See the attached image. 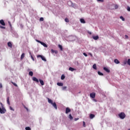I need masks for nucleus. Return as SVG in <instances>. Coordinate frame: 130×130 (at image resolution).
<instances>
[{
    "instance_id": "18",
    "label": "nucleus",
    "mask_w": 130,
    "mask_h": 130,
    "mask_svg": "<svg viewBox=\"0 0 130 130\" xmlns=\"http://www.w3.org/2000/svg\"><path fill=\"white\" fill-rule=\"evenodd\" d=\"M41 44L42 45H43L44 47H47V45H46V44H45L42 42L41 43Z\"/></svg>"
},
{
    "instance_id": "25",
    "label": "nucleus",
    "mask_w": 130,
    "mask_h": 130,
    "mask_svg": "<svg viewBox=\"0 0 130 130\" xmlns=\"http://www.w3.org/2000/svg\"><path fill=\"white\" fill-rule=\"evenodd\" d=\"M69 118H70V119H71V120H72V119H73V116H72V114H69Z\"/></svg>"
},
{
    "instance_id": "31",
    "label": "nucleus",
    "mask_w": 130,
    "mask_h": 130,
    "mask_svg": "<svg viewBox=\"0 0 130 130\" xmlns=\"http://www.w3.org/2000/svg\"><path fill=\"white\" fill-rule=\"evenodd\" d=\"M120 19H121L122 20V21H124V18H123V16H120Z\"/></svg>"
},
{
    "instance_id": "37",
    "label": "nucleus",
    "mask_w": 130,
    "mask_h": 130,
    "mask_svg": "<svg viewBox=\"0 0 130 130\" xmlns=\"http://www.w3.org/2000/svg\"><path fill=\"white\" fill-rule=\"evenodd\" d=\"M36 41H37V42H38V43H40V44H41V43L42 42H41L39 40H36Z\"/></svg>"
},
{
    "instance_id": "3",
    "label": "nucleus",
    "mask_w": 130,
    "mask_h": 130,
    "mask_svg": "<svg viewBox=\"0 0 130 130\" xmlns=\"http://www.w3.org/2000/svg\"><path fill=\"white\" fill-rule=\"evenodd\" d=\"M90 96L91 97V98H95V96H96V93H95V92H92V93H91L90 94Z\"/></svg>"
},
{
    "instance_id": "10",
    "label": "nucleus",
    "mask_w": 130,
    "mask_h": 130,
    "mask_svg": "<svg viewBox=\"0 0 130 130\" xmlns=\"http://www.w3.org/2000/svg\"><path fill=\"white\" fill-rule=\"evenodd\" d=\"M80 22L81 23H82V24H85V23H86V21H85L84 19L83 18H81L80 19Z\"/></svg>"
},
{
    "instance_id": "38",
    "label": "nucleus",
    "mask_w": 130,
    "mask_h": 130,
    "mask_svg": "<svg viewBox=\"0 0 130 130\" xmlns=\"http://www.w3.org/2000/svg\"><path fill=\"white\" fill-rule=\"evenodd\" d=\"M10 110H12L13 111H15V110L13 109L12 107H10Z\"/></svg>"
},
{
    "instance_id": "27",
    "label": "nucleus",
    "mask_w": 130,
    "mask_h": 130,
    "mask_svg": "<svg viewBox=\"0 0 130 130\" xmlns=\"http://www.w3.org/2000/svg\"><path fill=\"white\" fill-rule=\"evenodd\" d=\"M114 8H115V10H117V9H118V5H115L114 6Z\"/></svg>"
},
{
    "instance_id": "45",
    "label": "nucleus",
    "mask_w": 130,
    "mask_h": 130,
    "mask_svg": "<svg viewBox=\"0 0 130 130\" xmlns=\"http://www.w3.org/2000/svg\"><path fill=\"white\" fill-rule=\"evenodd\" d=\"M31 59L34 61L35 60L34 59V57L32 55H31Z\"/></svg>"
},
{
    "instance_id": "1",
    "label": "nucleus",
    "mask_w": 130,
    "mask_h": 130,
    "mask_svg": "<svg viewBox=\"0 0 130 130\" xmlns=\"http://www.w3.org/2000/svg\"><path fill=\"white\" fill-rule=\"evenodd\" d=\"M118 116L121 119H124L125 118V114L124 112L120 113Z\"/></svg>"
},
{
    "instance_id": "22",
    "label": "nucleus",
    "mask_w": 130,
    "mask_h": 130,
    "mask_svg": "<svg viewBox=\"0 0 130 130\" xmlns=\"http://www.w3.org/2000/svg\"><path fill=\"white\" fill-rule=\"evenodd\" d=\"M93 69H94V70H97V66H96V64H94L93 65Z\"/></svg>"
},
{
    "instance_id": "8",
    "label": "nucleus",
    "mask_w": 130,
    "mask_h": 130,
    "mask_svg": "<svg viewBox=\"0 0 130 130\" xmlns=\"http://www.w3.org/2000/svg\"><path fill=\"white\" fill-rule=\"evenodd\" d=\"M93 39H94V40H98V39H99V36H93L92 37Z\"/></svg>"
},
{
    "instance_id": "35",
    "label": "nucleus",
    "mask_w": 130,
    "mask_h": 130,
    "mask_svg": "<svg viewBox=\"0 0 130 130\" xmlns=\"http://www.w3.org/2000/svg\"><path fill=\"white\" fill-rule=\"evenodd\" d=\"M123 63L124 64H126L127 63V61H126V60H124Z\"/></svg>"
},
{
    "instance_id": "14",
    "label": "nucleus",
    "mask_w": 130,
    "mask_h": 130,
    "mask_svg": "<svg viewBox=\"0 0 130 130\" xmlns=\"http://www.w3.org/2000/svg\"><path fill=\"white\" fill-rule=\"evenodd\" d=\"M25 57V53H23L20 57L21 59H23Z\"/></svg>"
},
{
    "instance_id": "24",
    "label": "nucleus",
    "mask_w": 130,
    "mask_h": 130,
    "mask_svg": "<svg viewBox=\"0 0 130 130\" xmlns=\"http://www.w3.org/2000/svg\"><path fill=\"white\" fill-rule=\"evenodd\" d=\"M12 84L13 85H14V86H15V87H18V85H17V84H16V83L13 82V81L11 82Z\"/></svg>"
},
{
    "instance_id": "50",
    "label": "nucleus",
    "mask_w": 130,
    "mask_h": 130,
    "mask_svg": "<svg viewBox=\"0 0 130 130\" xmlns=\"http://www.w3.org/2000/svg\"><path fill=\"white\" fill-rule=\"evenodd\" d=\"M0 88H3V84L0 83Z\"/></svg>"
},
{
    "instance_id": "26",
    "label": "nucleus",
    "mask_w": 130,
    "mask_h": 130,
    "mask_svg": "<svg viewBox=\"0 0 130 130\" xmlns=\"http://www.w3.org/2000/svg\"><path fill=\"white\" fill-rule=\"evenodd\" d=\"M59 48H60V50L62 51V46L61 45H58Z\"/></svg>"
},
{
    "instance_id": "11",
    "label": "nucleus",
    "mask_w": 130,
    "mask_h": 130,
    "mask_svg": "<svg viewBox=\"0 0 130 130\" xmlns=\"http://www.w3.org/2000/svg\"><path fill=\"white\" fill-rule=\"evenodd\" d=\"M39 81L42 86H43L44 85V81H43V80L40 79Z\"/></svg>"
},
{
    "instance_id": "39",
    "label": "nucleus",
    "mask_w": 130,
    "mask_h": 130,
    "mask_svg": "<svg viewBox=\"0 0 130 130\" xmlns=\"http://www.w3.org/2000/svg\"><path fill=\"white\" fill-rule=\"evenodd\" d=\"M127 10L128 11V12H130V7H127Z\"/></svg>"
},
{
    "instance_id": "16",
    "label": "nucleus",
    "mask_w": 130,
    "mask_h": 130,
    "mask_svg": "<svg viewBox=\"0 0 130 130\" xmlns=\"http://www.w3.org/2000/svg\"><path fill=\"white\" fill-rule=\"evenodd\" d=\"M69 70V71H71V72H74V71H76V69H75L72 67H70Z\"/></svg>"
},
{
    "instance_id": "43",
    "label": "nucleus",
    "mask_w": 130,
    "mask_h": 130,
    "mask_svg": "<svg viewBox=\"0 0 130 130\" xmlns=\"http://www.w3.org/2000/svg\"><path fill=\"white\" fill-rule=\"evenodd\" d=\"M44 19L43 18V17H41L40 19V20H41V21H44Z\"/></svg>"
},
{
    "instance_id": "41",
    "label": "nucleus",
    "mask_w": 130,
    "mask_h": 130,
    "mask_svg": "<svg viewBox=\"0 0 130 130\" xmlns=\"http://www.w3.org/2000/svg\"><path fill=\"white\" fill-rule=\"evenodd\" d=\"M51 51L52 53H54L55 51H54L53 49H51Z\"/></svg>"
},
{
    "instance_id": "17",
    "label": "nucleus",
    "mask_w": 130,
    "mask_h": 130,
    "mask_svg": "<svg viewBox=\"0 0 130 130\" xmlns=\"http://www.w3.org/2000/svg\"><path fill=\"white\" fill-rule=\"evenodd\" d=\"M119 61L118 60V59H114V63H117V64H118V63H119Z\"/></svg>"
},
{
    "instance_id": "30",
    "label": "nucleus",
    "mask_w": 130,
    "mask_h": 130,
    "mask_svg": "<svg viewBox=\"0 0 130 130\" xmlns=\"http://www.w3.org/2000/svg\"><path fill=\"white\" fill-rule=\"evenodd\" d=\"M25 129L26 130H31V128H30V127L27 126L25 127Z\"/></svg>"
},
{
    "instance_id": "6",
    "label": "nucleus",
    "mask_w": 130,
    "mask_h": 130,
    "mask_svg": "<svg viewBox=\"0 0 130 130\" xmlns=\"http://www.w3.org/2000/svg\"><path fill=\"white\" fill-rule=\"evenodd\" d=\"M52 105L53 106V107L55 108V109H57V106H56V104L55 102H54L52 104Z\"/></svg>"
},
{
    "instance_id": "42",
    "label": "nucleus",
    "mask_w": 130,
    "mask_h": 130,
    "mask_svg": "<svg viewBox=\"0 0 130 130\" xmlns=\"http://www.w3.org/2000/svg\"><path fill=\"white\" fill-rule=\"evenodd\" d=\"M83 55H84V56H88V55H87V54L86 53H83Z\"/></svg>"
},
{
    "instance_id": "28",
    "label": "nucleus",
    "mask_w": 130,
    "mask_h": 130,
    "mask_svg": "<svg viewBox=\"0 0 130 130\" xmlns=\"http://www.w3.org/2000/svg\"><path fill=\"white\" fill-rule=\"evenodd\" d=\"M98 75H99L100 76H103V73L99 71L98 72Z\"/></svg>"
},
{
    "instance_id": "36",
    "label": "nucleus",
    "mask_w": 130,
    "mask_h": 130,
    "mask_svg": "<svg viewBox=\"0 0 130 130\" xmlns=\"http://www.w3.org/2000/svg\"><path fill=\"white\" fill-rule=\"evenodd\" d=\"M62 89L63 90H66L67 89V86L62 87Z\"/></svg>"
},
{
    "instance_id": "29",
    "label": "nucleus",
    "mask_w": 130,
    "mask_h": 130,
    "mask_svg": "<svg viewBox=\"0 0 130 130\" xmlns=\"http://www.w3.org/2000/svg\"><path fill=\"white\" fill-rule=\"evenodd\" d=\"M65 22H67V23H69L70 22V20H69L68 18H65Z\"/></svg>"
},
{
    "instance_id": "15",
    "label": "nucleus",
    "mask_w": 130,
    "mask_h": 130,
    "mask_svg": "<svg viewBox=\"0 0 130 130\" xmlns=\"http://www.w3.org/2000/svg\"><path fill=\"white\" fill-rule=\"evenodd\" d=\"M48 101L49 103H50L51 104L53 103V101H52V100H50L49 98H48Z\"/></svg>"
},
{
    "instance_id": "48",
    "label": "nucleus",
    "mask_w": 130,
    "mask_h": 130,
    "mask_svg": "<svg viewBox=\"0 0 130 130\" xmlns=\"http://www.w3.org/2000/svg\"><path fill=\"white\" fill-rule=\"evenodd\" d=\"M88 34H89V35H92V32H91L90 31H88Z\"/></svg>"
},
{
    "instance_id": "44",
    "label": "nucleus",
    "mask_w": 130,
    "mask_h": 130,
    "mask_svg": "<svg viewBox=\"0 0 130 130\" xmlns=\"http://www.w3.org/2000/svg\"><path fill=\"white\" fill-rule=\"evenodd\" d=\"M98 2H101V3H103L104 2V0H97Z\"/></svg>"
},
{
    "instance_id": "46",
    "label": "nucleus",
    "mask_w": 130,
    "mask_h": 130,
    "mask_svg": "<svg viewBox=\"0 0 130 130\" xmlns=\"http://www.w3.org/2000/svg\"><path fill=\"white\" fill-rule=\"evenodd\" d=\"M8 23H9V25H10V26L11 27H12V24L11 23V22H8Z\"/></svg>"
},
{
    "instance_id": "34",
    "label": "nucleus",
    "mask_w": 130,
    "mask_h": 130,
    "mask_svg": "<svg viewBox=\"0 0 130 130\" xmlns=\"http://www.w3.org/2000/svg\"><path fill=\"white\" fill-rule=\"evenodd\" d=\"M0 28H1V29H6V27L3 26H2V25H0Z\"/></svg>"
},
{
    "instance_id": "23",
    "label": "nucleus",
    "mask_w": 130,
    "mask_h": 130,
    "mask_svg": "<svg viewBox=\"0 0 130 130\" xmlns=\"http://www.w3.org/2000/svg\"><path fill=\"white\" fill-rule=\"evenodd\" d=\"M64 78H66V76H64V75H62L61 77V80H64Z\"/></svg>"
},
{
    "instance_id": "12",
    "label": "nucleus",
    "mask_w": 130,
    "mask_h": 130,
    "mask_svg": "<svg viewBox=\"0 0 130 130\" xmlns=\"http://www.w3.org/2000/svg\"><path fill=\"white\" fill-rule=\"evenodd\" d=\"M57 86H63V83H61V82H58L57 83Z\"/></svg>"
},
{
    "instance_id": "9",
    "label": "nucleus",
    "mask_w": 130,
    "mask_h": 130,
    "mask_svg": "<svg viewBox=\"0 0 130 130\" xmlns=\"http://www.w3.org/2000/svg\"><path fill=\"white\" fill-rule=\"evenodd\" d=\"M104 71H105V72H106L107 73H110V70H109V69H107L106 67L104 68Z\"/></svg>"
},
{
    "instance_id": "20",
    "label": "nucleus",
    "mask_w": 130,
    "mask_h": 130,
    "mask_svg": "<svg viewBox=\"0 0 130 130\" xmlns=\"http://www.w3.org/2000/svg\"><path fill=\"white\" fill-rule=\"evenodd\" d=\"M41 58H42V60H43L44 61H46V58H45L44 56H42V57Z\"/></svg>"
},
{
    "instance_id": "7",
    "label": "nucleus",
    "mask_w": 130,
    "mask_h": 130,
    "mask_svg": "<svg viewBox=\"0 0 130 130\" xmlns=\"http://www.w3.org/2000/svg\"><path fill=\"white\" fill-rule=\"evenodd\" d=\"M95 117V115L93 114H90L89 115V118H90V119H93V118Z\"/></svg>"
},
{
    "instance_id": "49",
    "label": "nucleus",
    "mask_w": 130,
    "mask_h": 130,
    "mask_svg": "<svg viewBox=\"0 0 130 130\" xmlns=\"http://www.w3.org/2000/svg\"><path fill=\"white\" fill-rule=\"evenodd\" d=\"M125 37L126 39H127V38H128V36H127V35H125Z\"/></svg>"
},
{
    "instance_id": "32",
    "label": "nucleus",
    "mask_w": 130,
    "mask_h": 130,
    "mask_svg": "<svg viewBox=\"0 0 130 130\" xmlns=\"http://www.w3.org/2000/svg\"><path fill=\"white\" fill-rule=\"evenodd\" d=\"M127 64H128V66H130V59H128L127 61Z\"/></svg>"
},
{
    "instance_id": "53",
    "label": "nucleus",
    "mask_w": 130,
    "mask_h": 130,
    "mask_svg": "<svg viewBox=\"0 0 130 130\" xmlns=\"http://www.w3.org/2000/svg\"><path fill=\"white\" fill-rule=\"evenodd\" d=\"M89 55H90V56H93V55H92V54L91 53H89Z\"/></svg>"
},
{
    "instance_id": "4",
    "label": "nucleus",
    "mask_w": 130,
    "mask_h": 130,
    "mask_svg": "<svg viewBox=\"0 0 130 130\" xmlns=\"http://www.w3.org/2000/svg\"><path fill=\"white\" fill-rule=\"evenodd\" d=\"M0 24L2 25V26H6V23H5V21L2 19L0 20Z\"/></svg>"
},
{
    "instance_id": "5",
    "label": "nucleus",
    "mask_w": 130,
    "mask_h": 130,
    "mask_svg": "<svg viewBox=\"0 0 130 130\" xmlns=\"http://www.w3.org/2000/svg\"><path fill=\"white\" fill-rule=\"evenodd\" d=\"M71 112V109L69 108H67L66 110V114H68V113H69V112Z\"/></svg>"
},
{
    "instance_id": "2",
    "label": "nucleus",
    "mask_w": 130,
    "mask_h": 130,
    "mask_svg": "<svg viewBox=\"0 0 130 130\" xmlns=\"http://www.w3.org/2000/svg\"><path fill=\"white\" fill-rule=\"evenodd\" d=\"M32 79L34 82H36V83H39V80L36 77H33Z\"/></svg>"
},
{
    "instance_id": "13",
    "label": "nucleus",
    "mask_w": 130,
    "mask_h": 130,
    "mask_svg": "<svg viewBox=\"0 0 130 130\" xmlns=\"http://www.w3.org/2000/svg\"><path fill=\"white\" fill-rule=\"evenodd\" d=\"M8 46L9 47H10L11 48H12V43L11 42H9L8 43Z\"/></svg>"
},
{
    "instance_id": "52",
    "label": "nucleus",
    "mask_w": 130,
    "mask_h": 130,
    "mask_svg": "<svg viewBox=\"0 0 130 130\" xmlns=\"http://www.w3.org/2000/svg\"><path fill=\"white\" fill-rule=\"evenodd\" d=\"M20 27H21V28H23V25L20 24Z\"/></svg>"
},
{
    "instance_id": "54",
    "label": "nucleus",
    "mask_w": 130,
    "mask_h": 130,
    "mask_svg": "<svg viewBox=\"0 0 130 130\" xmlns=\"http://www.w3.org/2000/svg\"><path fill=\"white\" fill-rule=\"evenodd\" d=\"M54 53H57V51H55Z\"/></svg>"
},
{
    "instance_id": "19",
    "label": "nucleus",
    "mask_w": 130,
    "mask_h": 130,
    "mask_svg": "<svg viewBox=\"0 0 130 130\" xmlns=\"http://www.w3.org/2000/svg\"><path fill=\"white\" fill-rule=\"evenodd\" d=\"M29 76H30V77H33V72L30 71L28 73Z\"/></svg>"
},
{
    "instance_id": "40",
    "label": "nucleus",
    "mask_w": 130,
    "mask_h": 130,
    "mask_svg": "<svg viewBox=\"0 0 130 130\" xmlns=\"http://www.w3.org/2000/svg\"><path fill=\"white\" fill-rule=\"evenodd\" d=\"M42 57V55H38L37 56V57H41H41Z\"/></svg>"
},
{
    "instance_id": "51",
    "label": "nucleus",
    "mask_w": 130,
    "mask_h": 130,
    "mask_svg": "<svg viewBox=\"0 0 130 130\" xmlns=\"http://www.w3.org/2000/svg\"><path fill=\"white\" fill-rule=\"evenodd\" d=\"M24 108H25V109H26V110L28 111V108H27V107H26L25 106H24Z\"/></svg>"
},
{
    "instance_id": "47",
    "label": "nucleus",
    "mask_w": 130,
    "mask_h": 130,
    "mask_svg": "<svg viewBox=\"0 0 130 130\" xmlns=\"http://www.w3.org/2000/svg\"><path fill=\"white\" fill-rule=\"evenodd\" d=\"M74 120L75 121H77V120H79V118H75Z\"/></svg>"
},
{
    "instance_id": "21",
    "label": "nucleus",
    "mask_w": 130,
    "mask_h": 130,
    "mask_svg": "<svg viewBox=\"0 0 130 130\" xmlns=\"http://www.w3.org/2000/svg\"><path fill=\"white\" fill-rule=\"evenodd\" d=\"M7 103H8V104L9 105H10V97H8L7 98Z\"/></svg>"
},
{
    "instance_id": "33",
    "label": "nucleus",
    "mask_w": 130,
    "mask_h": 130,
    "mask_svg": "<svg viewBox=\"0 0 130 130\" xmlns=\"http://www.w3.org/2000/svg\"><path fill=\"white\" fill-rule=\"evenodd\" d=\"M83 125L84 127H86V123H85V121L83 122Z\"/></svg>"
}]
</instances>
